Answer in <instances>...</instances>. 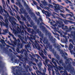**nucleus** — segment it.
<instances>
[{
	"label": "nucleus",
	"instance_id": "nucleus-52",
	"mask_svg": "<svg viewBox=\"0 0 75 75\" xmlns=\"http://www.w3.org/2000/svg\"><path fill=\"white\" fill-rule=\"evenodd\" d=\"M47 55L48 56L49 58H50V59H52V58L51 57V56L50 54H47Z\"/></svg>",
	"mask_w": 75,
	"mask_h": 75
},
{
	"label": "nucleus",
	"instance_id": "nucleus-39",
	"mask_svg": "<svg viewBox=\"0 0 75 75\" xmlns=\"http://www.w3.org/2000/svg\"><path fill=\"white\" fill-rule=\"evenodd\" d=\"M24 51H25V50L23 49V51L21 50V51H20L19 53H21V54H23V53H24L23 52Z\"/></svg>",
	"mask_w": 75,
	"mask_h": 75
},
{
	"label": "nucleus",
	"instance_id": "nucleus-32",
	"mask_svg": "<svg viewBox=\"0 0 75 75\" xmlns=\"http://www.w3.org/2000/svg\"><path fill=\"white\" fill-rule=\"evenodd\" d=\"M11 23H13L14 24V27H15H15H16V25H17V23H16V22H15V20H13V22H12ZM14 26H15V27Z\"/></svg>",
	"mask_w": 75,
	"mask_h": 75
},
{
	"label": "nucleus",
	"instance_id": "nucleus-45",
	"mask_svg": "<svg viewBox=\"0 0 75 75\" xmlns=\"http://www.w3.org/2000/svg\"><path fill=\"white\" fill-rule=\"evenodd\" d=\"M4 13H6V14H7V16H8V14H8V12H7V11H6L4 9Z\"/></svg>",
	"mask_w": 75,
	"mask_h": 75
},
{
	"label": "nucleus",
	"instance_id": "nucleus-56",
	"mask_svg": "<svg viewBox=\"0 0 75 75\" xmlns=\"http://www.w3.org/2000/svg\"><path fill=\"white\" fill-rule=\"evenodd\" d=\"M64 72L65 74H66V75H67V74H68L67 71L66 70H65L64 71Z\"/></svg>",
	"mask_w": 75,
	"mask_h": 75
},
{
	"label": "nucleus",
	"instance_id": "nucleus-51",
	"mask_svg": "<svg viewBox=\"0 0 75 75\" xmlns=\"http://www.w3.org/2000/svg\"><path fill=\"white\" fill-rule=\"evenodd\" d=\"M33 4L35 5H36L37 4V2H35V1L33 0Z\"/></svg>",
	"mask_w": 75,
	"mask_h": 75
},
{
	"label": "nucleus",
	"instance_id": "nucleus-17",
	"mask_svg": "<svg viewBox=\"0 0 75 75\" xmlns=\"http://www.w3.org/2000/svg\"><path fill=\"white\" fill-rule=\"evenodd\" d=\"M27 7H28V9H29V13L31 14V15H32V16H35V14L33 12H32V11H31V10L30 8H28V6H27Z\"/></svg>",
	"mask_w": 75,
	"mask_h": 75
},
{
	"label": "nucleus",
	"instance_id": "nucleus-5",
	"mask_svg": "<svg viewBox=\"0 0 75 75\" xmlns=\"http://www.w3.org/2000/svg\"><path fill=\"white\" fill-rule=\"evenodd\" d=\"M25 26V28H26V29L27 30V31L28 33H30V34H32L33 35L35 33V32L34 31V30H33V29H31L30 28H28L27 26Z\"/></svg>",
	"mask_w": 75,
	"mask_h": 75
},
{
	"label": "nucleus",
	"instance_id": "nucleus-33",
	"mask_svg": "<svg viewBox=\"0 0 75 75\" xmlns=\"http://www.w3.org/2000/svg\"><path fill=\"white\" fill-rule=\"evenodd\" d=\"M16 52L18 53H20V48L19 47H17V49H16Z\"/></svg>",
	"mask_w": 75,
	"mask_h": 75
},
{
	"label": "nucleus",
	"instance_id": "nucleus-10",
	"mask_svg": "<svg viewBox=\"0 0 75 75\" xmlns=\"http://www.w3.org/2000/svg\"><path fill=\"white\" fill-rule=\"evenodd\" d=\"M49 40L52 43H55V42H56L55 41H57L56 39L55 38H53V37L52 36L51 37Z\"/></svg>",
	"mask_w": 75,
	"mask_h": 75
},
{
	"label": "nucleus",
	"instance_id": "nucleus-16",
	"mask_svg": "<svg viewBox=\"0 0 75 75\" xmlns=\"http://www.w3.org/2000/svg\"><path fill=\"white\" fill-rule=\"evenodd\" d=\"M69 64L67 66V67L66 66V68H65L66 69H69V70H70V69H72V65L71 64Z\"/></svg>",
	"mask_w": 75,
	"mask_h": 75
},
{
	"label": "nucleus",
	"instance_id": "nucleus-48",
	"mask_svg": "<svg viewBox=\"0 0 75 75\" xmlns=\"http://www.w3.org/2000/svg\"><path fill=\"white\" fill-rule=\"evenodd\" d=\"M25 69H26V70H27V69H28L29 68V66L27 65L26 67H25Z\"/></svg>",
	"mask_w": 75,
	"mask_h": 75
},
{
	"label": "nucleus",
	"instance_id": "nucleus-26",
	"mask_svg": "<svg viewBox=\"0 0 75 75\" xmlns=\"http://www.w3.org/2000/svg\"><path fill=\"white\" fill-rule=\"evenodd\" d=\"M59 15H60L62 17L64 18V19H66V18H66L65 17H64V16H65V14L60 13L59 14Z\"/></svg>",
	"mask_w": 75,
	"mask_h": 75
},
{
	"label": "nucleus",
	"instance_id": "nucleus-37",
	"mask_svg": "<svg viewBox=\"0 0 75 75\" xmlns=\"http://www.w3.org/2000/svg\"><path fill=\"white\" fill-rule=\"evenodd\" d=\"M48 61H49V59H45V62L47 65H48Z\"/></svg>",
	"mask_w": 75,
	"mask_h": 75
},
{
	"label": "nucleus",
	"instance_id": "nucleus-40",
	"mask_svg": "<svg viewBox=\"0 0 75 75\" xmlns=\"http://www.w3.org/2000/svg\"><path fill=\"white\" fill-rule=\"evenodd\" d=\"M48 47L49 48V49L50 50L52 49V46H50V44H49L48 45Z\"/></svg>",
	"mask_w": 75,
	"mask_h": 75
},
{
	"label": "nucleus",
	"instance_id": "nucleus-61",
	"mask_svg": "<svg viewBox=\"0 0 75 75\" xmlns=\"http://www.w3.org/2000/svg\"><path fill=\"white\" fill-rule=\"evenodd\" d=\"M69 42H72V43H73V44H74V43L73 42V40H72V39H69Z\"/></svg>",
	"mask_w": 75,
	"mask_h": 75
},
{
	"label": "nucleus",
	"instance_id": "nucleus-18",
	"mask_svg": "<svg viewBox=\"0 0 75 75\" xmlns=\"http://www.w3.org/2000/svg\"><path fill=\"white\" fill-rule=\"evenodd\" d=\"M35 21H37V25H38L40 24V20H38L37 19V18L36 17H35Z\"/></svg>",
	"mask_w": 75,
	"mask_h": 75
},
{
	"label": "nucleus",
	"instance_id": "nucleus-12",
	"mask_svg": "<svg viewBox=\"0 0 75 75\" xmlns=\"http://www.w3.org/2000/svg\"><path fill=\"white\" fill-rule=\"evenodd\" d=\"M33 37H31L30 38H29V40L32 43H34L33 40H35V38L36 37V35H35V36L33 35Z\"/></svg>",
	"mask_w": 75,
	"mask_h": 75
},
{
	"label": "nucleus",
	"instance_id": "nucleus-38",
	"mask_svg": "<svg viewBox=\"0 0 75 75\" xmlns=\"http://www.w3.org/2000/svg\"><path fill=\"white\" fill-rule=\"evenodd\" d=\"M43 42L45 44V43L46 44L47 43V41L46 39H44L43 40Z\"/></svg>",
	"mask_w": 75,
	"mask_h": 75
},
{
	"label": "nucleus",
	"instance_id": "nucleus-2",
	"mask_svg": "<svg viewBox=\"0 0 75 75\" xmlns=\"http://www.w3.org/2000/svg\"><path fill=\"white\" fill-rule=\"evenodd\" d=\"M19 10L21 13V14H24L25 17L26 16L28 20H31V18L29 17V16L28 15V13L26 12V10H25V9L23 8H21Z\"/></svg>",
	"mask_w": 75,
	"mask_h": 75
},
{
	"label": "nucleus",
	"instance_id": "nucleus-55",
	"mask_svg": "<svg viewBox=\"0 0 75 75\" xmlns=\"http://www.w3.org/2000/svg\"><path fill=\"white\" fill-rule=\"evenodd\" d=\"M4 67V66L3 65H0V68H2V69H3V68Z\"/></svg>",
	"mask_w": 75,
	"mask_h": 75
},
{
	"label": "nucleus",
	"instance_id": "nucleus-57",
	"mask_svg": "<svg viewBox=\"0 0 75 75\" xmlns=\"http://www.w3.org/2000/svg\"><path fill=\"white\" fill-rule=\"evenodd\" d=\"M17 18L18 21H20V20H21V18H20V17L19 16H18L17 17Z\"/></svg>",
	"mask_w": 75,
	"mask_h": 75
},
{
	"label": "nucleus",
	"instance_id": "nucleus-24",
	"mask_svg": "<svg viewBox=\"0 0 75 75\" xmlns=\"http://www.w3.org/2000/svg\"><path fill=\"white\" fill-rule=\"evenodd\" d=\"M56 69H58L60 71H61V69H64V68L62 67L59 66L58 67V68H56Z\"/></svg>",
	"mask_w": 75,
	"mask_h": 75
},
{
	"label": "nucleus",
	"instance_id": "nucleus-62",
	"mask_svg": "<svg viewBox=\"0 0 75 75\" xmlns=\"http://www.w3.org/2000/svg\"><path fill=\"white\" fill-rule=\"evenodd\" d=\"M27 25L28 27H31V25H30L28 23H27Z\"/></svg>",
	"mask_w": 75,
	"mask_h": 75
},
{
	"label": "nucleus",
	"instance_id": "nucleus-35",
	"mask_svg": "<svg viewBox=\"0 0 75 75\" xmlns=\"http://www.w3.org/2000/svg\"><path fill=\"white\" fill-rule=\"evenodd\" d=\"M42 3H43V4L44 5V6H46L47 5V2L45 1H41Z\"/></svg>",
	"mask_w": 75,
	"mask_h": 75
},
{
	"label": "nucleus",
	"instance_id": "nucleus-28",
	"mask_svg": "<svg viewBox=\"0 0 75 75\" xmlns=\"http://www.w3.org/2000/svg\"><path fill=\"white\" fill-rule=\"evenodd\" d=\"M38 66L39 68H41V66H42V62H40L38 64Z\"/></svg>",
	"mask_w": 75,
	"mask_h": 75
},
{
	"label": "nucleus",
	"instance_id": "nucleus-20",
	"mask_svg": "<svg viewBox=\"0 0 75 75\" xmlns=\"http://www.w3.org/2000/svg\"><path fill=\"white\" fill-rule=\"evenodd\" d=\"M74 47V46L71 43H70V45H69V50H71Z\"/></svg>",
	"mask_w": 75,
	"mask_h": 75
},
{
	"label": "nucleus",
	"instance_id": "nucleus-58",
	"mask_svg": "<svg viewBox=\"0 0 75 75\" xmlns=\"http://www.w3.org/2000/svg\"><path fill=\"white\" fill-rule=\"evenodd\" d=\"M18 57L19 58L20 60H21V59H23V58L21 57L20 56H18Z\"/></svg>",
	"mask_w": 75,
	"mask_h": 75
},
{
	"label": "nucleus",
	"instance_id": "nucleus-25",
	"mask_svg": "<svg viewBox=\"0 0 75 75\" xmlns=\"http://www.w3.org/2000/svg\"><path fill=\"white\" fill-rule=\"evenodd\" d=\"M19 26L20 27V29H21V30L22 29L23 30H26L25 28H24V26L22 25V26H21L20 25H19Z\"/></svg>",
	"mask_w": 75,
	"mask_h": 75
},
{
	"label": "nucleus",
	"instance_id": "nucleus-9",
	"mask_svg": "<svg viewBox=\"0 0 75 75\" xmlns=\"http://www.w3.org/2000/svg\"><path fill=\"white\" fill-rule=\"evenodd\" d=\"M40 50V51H41L42 52H43L44 54L46 55V56H47V49L46 48H45V49H43V50Z\"/></svg>",
	"mask_w": 75,
	"mask_h": 75
},
{
	"label": "nucleus",
	"instance_id": "nucleus-46",
	"mask_svg": "<svg viewBox=\"0 0 75 75\" xmlns=\"http://www.w3.org/2000/svg\"><path fill=\"white\" fill-rule=\"evenodd\" d=\"M21 33L22 35H23V34H24V32L23 30H22V31L21 30Z\"/></svg>",
	"mask_w": 75,
	"mask_h": 75
},
{
	"label": "nucleus",
	"instance_id": "nucleus-47",
	"mask_svg": "<svg viewBox=\"0 0 75 75\" xmlns=\"http://www.w3.org/2000/svg\"><path fill=\"white\" fill-rule=\"evenodd\" d=\"M14 6L15 8L16 9V10H18V8L17 7V6H16L15 5H14Z\"/></svg>",
	"mask_w": 75,
	"mask_h": 75
},
{
	"label": "nucleus",
	"instance_id": "nucleus-64",
	"mask_svg": "<svg viewBox=\"0 0 75 75\" xmlns=\"http://www.w3.org/2000/svg\"><path fill=\"white\" fill-rule=\"evenodd\" d=\"M20 47L21 48H23V45L21 43V44H20Z\"/></svg>",
	"mask_w": 75,
	"mask_h": 75
},
{
	"label": "nucleus",
	"instance_id": "nucleus-8",
	"mask_svg": "<svg viewBox=\"0 0 75 75\" xmlns=\"http://www.w3.org/2000/svg\"><path fill=\"white\" fill-rule=\"evenodd\" d=\"M36 31L37 33H38V34L40 37L42 38H43V37H44V36H43V35H44V34H42V33H41V32L40 31L39 29H37L36 30Z\"/></svg>",
	"mask_w": 75,
	"mask_h": 75
},
{
	"label": "nucleus",
	"instance_id": "nucleus-4",
	"mask_svg": "<svg viewBox=\"0 0 75 75\" xmlns=\"http://www.w3.org/2000/svg\"><path fill=\"white\" fill-rule=\"evenodd\" d=\"M53 4L54 6V7L55 8V10L56 11V12H57L58 10H60V9H62L61 7L59 6L57 4H56L55 3L53 2Z\"/></svg>",
	"mask_w": 75,
	"mask_h": 75
},
{
	"label": "nucleus",
	"instance_id": "nucleus-22",
	"mask_svg": "<svg viewBox=\"0 0 75 75\" xmlns=\"http://www.w3.org/2000/svg\"><path fill=\"white\" fill-rule=\"evenodd\" d=\"M59 51L60 52V54H62V57H64V56H65V53H64L63 52V51L61 50Z\"/></svg>",
	"mask_w": 75,
	"mask_h": 75
},
{
	"label": "nucleus",
	"instance_id": "nucleus-3",
	"mask_svg": "<svg viewBox=\"0 0 75 75\" xmlns=\"http://www.w3.org/2000/svg\"><path fill=\"white\" fill-rule=\"evenodd\" d=\"M13 39H14V41L13 42V44L15 45H17L18 47L20 45V43H21V41L19 38H18L17 40L16 38H13Z\"/></svg>",
	"mask_w": 75,
	"mask_h": 75
},
{
	"label": "nucleus",
	"instance_id": "nucleus-42",
	"mask_svg": "<svg viewBox=\"0 0 75 75\" xmlns=\"http://www.w3.org/2000/svg\"><path fill=\"white\" fill-rule=\"evenodd\" d=\"M42 58L43 59H47V57H46L45 56H44L43 57H42Z\"/></svg>",
	"mask_w": 75,
	"mask_h": 75
},
{
	"label": "nucleus",
	"instance_id": "nucleus-14",
	"mask_svg": "<svg viewBox=\"0 0 75 75\" xmlns=\"http://www.w3.org/2000/svg\"><path fill=\"white\" fill-rule=\"evenodd\" d=\"M59 63L60 64H62V66H63L64 68H66V64H65V63H64L63 62V60H61L59 61Z\"/></svg>",
	"mask_w": 75,
	"mask_h": 75
},
{
	"label": "nucleus",
	"instance_id": "nucleus-59",
	"mask_svg": "<svg viewBox=\"0 0 75 75\" xmlns=\"http://www.w3.org/2000/svg\"><path fill=\"white\" fill-rule=\"evenodd\" d=\"M52 33L53 34L55 35H58V34H57V33H54V32H53Z\"/></svg>",
	"mask_w": 75,
	"mask_h": 75
},
{
	"label": "nucleus",
	"instance_id": "nucleus-30",
	"mask_svg": "<svg viewBox=\"0 0 75 75\" xmlns=\"http://www.w3.org/2000/svg\"><path fill=\"white\" fill-rule=\"evenodd\" d=\"M8 34L9 35H10V36H11L12 37H13V38H15L14 37V35H13V34L9 32H8Z\"/></svg>",
	"mask_w": 75,
	"mask_h": 75
},
{
	"label": "nucleus",
	"instance_id": "nucleus-29",
	"mask_svg": "<svg viewBox=\"0 0 75 75\" xmlns=\"http://www.w3.org/2000/svg\"><path fill=\"white\" fill-rule=\"evenodd\" d=\"M39 54L42 57L44 56V54L41 51L39 52Z\"/></svg>",
	"mask_w": 75,
	"mask_h": 75
},
{
	"label": "nucleus",
	"instance_id": "nucleus-1",
	"mask_svg": "<svg viewBox=\"0 0 75 75\" xmlns=\"http://www.w3.org/2000/svg\"><path fill=\"white\" fill-rule=\"evenodd\" d=\"M4 22L5 23H3L4 27L5 26L6 28H8V19L11 23L13 22V20H16V19L14 17L10 16L9 14H8V16L7 15H4Z\"/></svg>",
	"mask_w": 75,
	"mask_h": 75
},
{
	"label": "nucleus",
	"instance_id": "nucleus-34",
	"mask_svg": "<svg viewBox=\"0 0 75 75\" xmlns=\"http://www.w3.org/2000/svg\"><path fill=\"white\" fill-rule=\"evenodd\" d=\"M18 4L19 5V7H23V6H22V5L21 4V3H20V1H18Z\"/></svg>",
	"mask_w": 75,
	"mask_h": 75
},
{
	"label": "nucleus",
	"instance_id": "nucleus-63",
	"mask_svg": "<svg viewBox=\"0 0 75 75\" xmlns=\"http://www.w3.org/2000/svg\"><path fill=\"white\" fill-rule=\"evenodd\" d=\"M70 23H71V24H75V23L71 21H70Z\"/></svg>",
	"mask_w": 75,
	"mask_h": 75
},
{
	"label": "nucleus",
	"instance_id": "nucleus-6",
	"mask_svg": "<svg viewBox=\"0 0 75 75\" xmlns=\"http://www.w3.org/2000/svg\"><path fill=\"white\" fill-rule=\"evenodd\" d=\"M36 38H35V40H34L35 41V48H36L37 49H38V50H40V49H41V47H40V46L39 44L38 43L37 41H36Z\"/></svg>",
	"mask_w": 75,
	"mask_h": 75
},
{
	"label": "nucleus",
	"instance_id": "nucleus-15",
	"mask_svg": "<svg viewBox=\"0 0 75 75\" xmlns=\"http://www.w3.org/2000/svg\"><path fill=\"white\" fill-rule=\"evenodd\" d=\"M64 59L66 60V61L65 62V64H69V60L68 59H67V57L65 56H64Z\"/></svg>",
	"mask_w": 75,
	"mask_h": 75
},
{
	"label": "nucleus",
	"instance_id": "nucleus-11",
	"mask_svg": "<svg viewBox=\"0 0 75 75\" xmlns=\"http://www.w3.org/2000/svg\"><path fill=\"white\" fill-rule=\"evenodd\" d=\"M17 31L15 32V34H17L18 33H21V29H20L19 27L17 26Z\"/></svg>",
	"mask_w": 75,
	"mask_h": 75
},
{
	"label": "nucleus",
	"instance_id": "nucleus-27",
	"mask_svg": "<svg viewBox=\"0 0 75 75\" xmlns=\"http://www.w3.org/2000/svg\"><path fill=\"white\" fill-rule=\"evenodd\" d=\"M47 35H46V33L45 32V34L46 35H48L49 38H50L51 37V33H48V31L47 30Z\"/></svg>",
	"mask_w": 75,
	"mask_h": 75
},
{
	"label": "nucleus",
	"instance_id": "nucleus-49",
	"mask_svg": "<svg viewBox=\"0 0 75 75\" xmlns=\"http://www.w3.org/2000/svg\"><path fill=\"white\" fill-rule=\"evenodd\" d=\"M4 32L5 33H6V34H7L8 33V29H6L5 30Z\"/></svg>",
	"mask_w": 75,
	"mask_h": 75
},
{
	"label": "nucleus",
	"instance_id": "nucleus-54",
	"mask_svg": "<svg viewBox=\"0 0 75 75\" xmlns=\"http://www.w3.org/2000/svg\"><path fill=\"white\" fill-rule=\"evenodd\" d=\"M64 37H65V41L66 42H68V39L67 38V36H63Z\"/></svg>",
	"mask_w": 75,
	"mask_h": 75
},
{
	"label": "nucleus",
	"instance_id": "nucleus-19",
	"mask_svg": "<svg viewBox=\"0 0 75 75\" xmlns=\"http://www.w3.org/2000/svg\"><path fill=\"white\" fill-rule=\"evenodd\" d=\"M0 13L1 14H4V11H3V8L0 5Z\"/></svg>",
	"mask_w": 75,
	"mask_h": 75
},
{
	"label": "nucleus",
	"instance_id": "nucleus-7",
	"mask_svg": "<svg viewBox=\"0 0 75 75\" xmlns=\"http://www.w3.org/2000/svg\"><path fill=\"white\" fill-rule=\"evenodd\" d=\"M40 28H42L43 31H45L46 33V35H47V30L45 29V27H44V26H42V23H40Z\"/></svg>",
	"mask_w": 75,
	"mask_h": 75
},
{
	"label": "nucleus",
	"instance_id": "nucleus-36",
	"mask_svg": "<svg viewBox=\"0 0 75 75\" xmlns=\"http://www.w3.org/2000/svg\"><path fill=\"white\" fill-rule=\"evenodd\" d=\"M35 55H36L37 56V57L38 59L39 58H40V59H41V57L39 55H38V54H35Z\"/></svg>",
	"mask_w": 75,
	"mask_h": 75
},
{
	"label": "nucleus",
	"instance_id": "nucleus-13",
	"mask_svg": "<svg viewBox=\"0 0 75 75\" xmlns=\"http://www.w3.org/2000/svg\"><path fill=\"white\" fill-rule=\"evenodd\" d=\"M42 12L43 13H44L46 16H47L48 17L50 16V12L48 11H45V10H43V11H42Z\"/></svg>",
	"mask_w": 75,
	"mask_h": 75
},
{
	"label": "nucleus",
	"instance_id": "nucleus-31",
	"mask_svg": "<svg viewBox=\"0 0 75 75\" xmlns=\"http://www.w3.org/2000/svg\"><path fill=\"white\" fill-rule=\"evenodd\" d=\"M48 6L49 8H54V6L51 4H49Z\"/></svg>",
	"mask_w": 75,
	"mask_h": 75
},
{
	"label": "nucleus",
	"instance_id": "nucleus-53",
	"mask_svg": "<svg viewBox=\"0 0 75 75\" xmlns=\"http://www.w3.org/2000/svg\"><path fill=\"white\" fill-rule=\"evenodd\" d=\"M20 23L21 24L22 26L23 25H24V23L23 22H22L21 21H20Z\"/></svg>",
	"mask_w": 75,
	"mask_h": 75
},
{
	"label": "nucleus",
	"instance_id": "nucleus-43",
	"mask_svg": "<svg viewBox=\"0 0 75 75\" xmlns=\"http://www.w3.org/2000/svg\"><path fill=\"white\" fill-rule=\"evenodd\" d=\"M25 48H29V47H30V45H25Z\"/></svg>",
	"mask_w": 75,
	"mask_h": 75
},
{
	"label": "nucleus",
	"instance_id": "nucleus-23",
	"mask_svg": "<svg viewBox=\"0 0 75 75\" xmlns=\"http://www.w3.org/2000/svg\"><path fill=\"white\" fill-rule=\"evenodd\" d=\"M53 62V64L54 65V68H58V66H57V63L55 61L53 62Z\"/></svg>",
	"mask_w": 75,
	"mask_h": 75
},
{
	"label": "nucleus",
	"instance_id": "nucleus-50",
	"mask_svg": "<svg viewBox=\"0 0 75 75\" xmlns=\"http://www.w3.org/2000/svg\"><path fill=\"white\" fill-rule=\"evenodd\" d=\"M22 42L23 44H27V43L26 42L24 41V40H23L22 41Z\"/></svg>",
	"mask_w": 75,
	"mask_h": 75
},
{
	"label": "nucleus",
	"instance_id": "nucleus-41",
	"mask_svg": "<svg viewBox=\"0 0 75 75\" xmlns=\"http://www.w3.org/2000/svg\"><path fill=\"white\" fill-rule=\"evenodd\" d=\"M56 47H57V50H58L59 51H61V49L58 46H57Z\"/></svg>",
	"mask_w": 75,
	"mask_h": 75
},
{
	"label": "nucleus",
	"instance_id": "nucleus-44",
	"mask_svg": "<svg viewBox=\"0 0 75 75\" xmlns=\"http://www.w3.org/2000/svg\"><path fill=\"white\" fill-rule=\"evenodd\" d=\"M72 29H75V27H72L71 28V27H69V30H70V31H71V30H72Z\"/></svg>",
	"mask_w": 75,
	"mask_h": 75
},
{
	"label": "nucleus",
	"instance_id": "nucleus-60",
	"mask_svg": "<svg viewBox=\"0 0 75 75\" xmlns=\"http://www.w3.org/2000/svg\"><path fill=\"white\" fill-rule=\"evenodd\" d=\"M33 28L35 30H37V27H36V26H34L33 27Z\"/></svg>",
	"mask_w": 75,
	"mask_h": 75
},
{
	"label": "nucleus",
	"instance_id": "nucleus-21",
	"mask_svg": "<svg viewBox=\"0 0 75 75\" xmlns=\"http://www.w3.org/2000/svg\"><path fill=\"white\" fill-rule=\"evenodd\" d=\"M59 27H64V24H63V22H62L59 23Z\"/></svg>",
	"mask_w": 75,
	"mask_h": 75
}]
</instances>
